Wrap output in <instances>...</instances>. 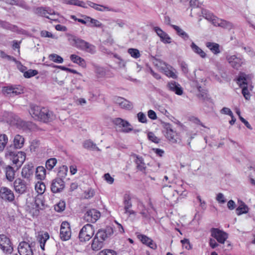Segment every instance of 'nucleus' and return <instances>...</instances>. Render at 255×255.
Instances as JSON below:
<instances>
[{"label": "nucleus", "mask_w": 255, "mask_h": 255, "mask_svg": "<svg viewBox=\"0 0 255 255\" xmlns=\"http://www.w3.org/2000/svg\"><path fill=\"white\" fill-rule=\"evenodd\" d=\"M84 50L91 54L95 53L96 51V47L88 42H87V44L85 46Z\"/></svg>", "instance_id": "nucleus-53"}, {"label": "nucleus", "mask_w": 255, "mask_h": 255, "mask_svg": "<svg viewBox=\"0 0 255 255\" xmlns=\"http://www.w3.org/2000/svg\"><path fill=\"white\" fill-rule=\"evenodd\" d=\"M70 58L73 63L77 64L82 67H85L86 66L85 60L76 54L71 55Z\"/></svg>", "instance_id": "nucleus-31"}, {"label": "nucleus", "mask_w": 255, "mask_h": 255, "mask_svg": "<svg viewBox=\"0 0 255 255\" xmlns=\"http://www.w3.org/2000/svg\"><path fill=\"white\" fill-rule=\"evenodd\" d=\"M83 146L87 149H95L97 148L96 145L91 140H86L83 143Z\"/></svg>", "instance_id": "nucleus-55"}, {"label": "nucleus", "mask_w": 255, "mask_h": 255, "mask_svg": "<svg viewBox=\"0 0 255 255\" xmlns=\"http://www.w3.org/2000/svg\"><path fill=\"white\" fill-rule=\"evenodd\" d=\"M94 190L90 189L85 192L84 197L86 199H89L92 197L94 196Z\"/></svg>", "instance_id": "nucleus-64"}, {"label": "nucleus", "mask_w": 255, "mask_h": 255, "mask_svg": "<svg viewBox=\"0 0 255 255\" xmlns=\"http://www.w3.org/2000/svg\"><path fill=\"white\" fill-rule=\"evenodd\" d=\"M100 212L96 209H90L86 212L84 216V219L88 222L95 223L100 218Z\"/></svg>", "instance_id": "nucleus-17"}, {"label": "nucleus", "mask_w": 255, "mask_h": 255, "mask_svg": "<svg viewBox=\"0 0 255 255\" xmlns=\"http://www.w3.org/2000/svg\"><path fill=\"white\" fill-rule=\"evenodd\" d=\"M95 72L100 77H103L105 74V70L103 67H97L95 69Z\"/></svg>", "instance_id": "nucleus-62"}, {"label": "nucleus", "mask_w": 255, "mask_h": 255, "mask_svg": "<svg viewBox=\"0 0 255 255\" xmlns=\"http://www.w3.org/2000/svg\"><path fill=\"white\" fill-rule=\"evenodd\" d=\"M124 205L125 211L131 208L132 204L130 201V198L128 195L124 196Z\"/></svg>", "instance_id": "nucleus-47"}, {"label": "nucleus", "mask_w": 255, "mask_h": 255, "mask_svg": "<svg viewBox=\"0 0 255 255\" xmlns=\"http://www.w3.org/2000/svg\"><path fill=\"white\" fill-rule=\"evenodd\" d=\"M129 54L133 58L137 59L140 56V54L138 49L135 48H129L128 50Z\"/></svg>", "instance_id": "nucleus-51"}, {"label": "nucleus", "mask_w": 255, "mask_h": 255, "mask_svg": "<svg viewBox=\"0 0 255 255\" xmlns=\"http://www.w3.org/2000/svg\"><path fill=\"white\" fill-rule=\"evenodd\" d=\"M133 156L135 157L134 162L136 164L137 168L141 171H144L146 168V166L143 158L136 154Z\"/></svg>", "instance_id": "nucleus-30"}, {"label": "nucleus", "mask_w": 255, "mask_h": 255, "mask_svg": "<svg viewBox=\"0 0 255 255\" xmlns=\"http://www.w3.org/2000/svg\"><path fill=\"white\" fill-rule=\"evenodd\" d=\"M30 212L34 215H37L39 210L42 209L44 206V203L41 196H37L31 202L27 203Z\"/></svg>", "instance_id": "nucleus-7"}, {"label": "nucleus", "mask_w": 255, "mask_h": 255, "mask_svg": "<svg viewBox=\"0 0 255 255\" xmlns=\"http://www.w3.org/2000/svg\"><path fill=\"white\" fill-rule=\"evenodd\" d=\"M8 142V137L5 134H0V152L3 150Z\"/></svg>", "instance_id": "nucleus-44"}, {"label": "nucleus", "mask_w": 255, "mask_h": 255, "mask_svg": "<svg viewBox=\"0 0 255 255\" xmlns=\"http://www.w3.org/2000/svg\"><path fill=\"white\" fill-rule=\"evenodd\" d=\"M2 92L4 95L13 97L22 94L23 88L20 85L7 86L3 87Z\"/></svg>", "instance_id": "nucleus-9"}, {"label": "nucleus", "mask_w": 255, "mask_h": 255, "mask_svg": "<svg viewBox=\"0 0 255 255\" xmlns=\"http://www.w3.org/2000/svg\"><path fill=\"white\" fill-rule=\"evenodd\" d=\"M148 138L149 140L156 143H159L160 141V139L156 137L152 132H148Z\"/></svg>", "instance_id": "nucleus-56"}, {"label": "nucleus", "mask_w": 255, "mask_h": 255, "mask_svg": "<svg viewBox=\"0 0 255 255\" xmlns=\"http://www.w3.org/2000/svg\"><path fill=\"white\" fill-rule=\"evenodd\" d=\"M71 236L70 224L67 222H63L61 225L60 237L63 241H68Z\"/></svg>", "instance_id": "nucleus-14"}, {"label": "nucleus", "mask_w": 255, "mask_h": 255, "mask_svg": "<svg viewBox=\"0 0 255 255\" xmlns=\"http://www.w3.org/2000/svg\"><path fill=\"white\" fill-rule=\"evenodd\" d=\"M0 26L4 29L10 30L12 31H15L17 30V27L15 25H11L6 21H2L0 20Z\"/></svg>", "instance_id": "nucleus-41"}, {"label": "nucleus", "mask_w": 255, "mask_h": 255, "mask_svg": "<svg viewBox=\"0 0 255 255\" xmlns=\"http://www.w3.org/2000/svg\"><path fill=\"white\" fill-rule=\"evenodd\" d=\"M39 110H40V106L35 105L30 106L29 112L31 117L35 120H37V118L39 117L38 116Z\"/></svg>", "instance_id": "nucleus-39"}, {"label": "nucleus", "mask_w": 255, "mask_h": 255, "mask_svg": "<svg viewBox=\"0 0 255 255\" xmlns=\"http://www.w3.org/2000/svg\"><path fill=\"white\" fill-rule=\"evenodd\" d=\"M24 139L19 134H16L13 139V144L15 148L17 149L21 148L24 144Z\"/></svg>", "instance_id": "nucleus-34"}, {"label": "nucleus", "mask_w": 255, "mask_h": 255, "mask_svg": "<svg viewBox=\"0 0 255 255\" xmlns=\"http://www.w3.org/2000/svg\"><path fill=\"white\" fill-rule=\"evenodd\" d=\"M167 89L175 94L181 96L183 93V90L181 85L174 81H170L167 83Z\"/></svg>", "instance_id": "nucleus-18"}, {"label": "nucleus", "mask_w": 255, "mask_h": 255, "mask_svg": "<svg viewBox=\"0 0 255 255\" xmlns=\"http://www.w3.org/2000/svg\"><path fill=\"white\" fill-rule=\"evenodd\" d=\"M250 80V76L244 73H240L237 79V83L242 88V93L247 100H250L251 98V95L247 87Z\"/></svg>", "instance_id": "nucleus-3"}, {"label": "nucleus", "mask_w": 255, "mask_h": 255, "mask_svg": "<svg viewBox=\"0 0 255 255\" xmlns=\"http://www.w3.org/2000/svg\"><path fill=\"white\" fill-rule=\"evenodd\" d=\"M34 171V166L32 164L25 165L22 169L21 176L27 181H30L33 176Z\"/></svg>", "instance_id": "nucleus-19"}, {"label": "nucleus", "mask_w": 255, "mask_h": 255, "mask_svg": "<svg viewBox=\"0 0 255 255\" xmlns=\"http://www.w3.org/2000/svg\"><path fill=\"white\" fill-rule=\"evenodd\" d=\"M138 120L139 122L142 123H146L147 122V119L145 115L142 113L139 112L137 115Z\"/></svg>", "instance_id": "nucleus-57"}, {"label": "nucleus", "mask_w": 255, "mask_h": 255, "mask_svg": "<svg viewBox=\"0 0 255 255\" xmlns=\"http://www.w3.org/2000/svg\"><path fill=\"white\" fill-rule=\"evenodd\" d=\"M5 171L6 179L9 181H12L15 176V171L13 168L8 165L5 167Z\"/></svg>", "instance_id": "nucleus-36"}, {"label": "nucleus", "mask_w": 255, "mask_h": 255, "mask_svg": "<svg viewBox=\"0 0 255 255\" xmlns=\"http://www.w3.org/2000/svg\"><path fill=\"white\" fill-rule=\"evenodd\" d=\"M190 47L193 52L200 56L202 58H205L207 57L206 53L194 42L191 43Z\"/></svg>", "instance_id": "nucleus-28"}, {"label": "nucleus", "mask_w": 255, "mask_h": 255, "mask_svg": "<svg viewBox=\"0 0 255 255\" xmlns=\"http://www.w3.org/2000/svg\"><path fill=\"white\" fill-rule=\"evenodd\" d=\"M38 74V72L36 70L29 69L24 73V76L25 78H29L34 76Z\"/></svg>", "instance_id": "nucleus-54"}, {"label": "nucleus", "mask_w": 255, "mask_h": 255, "mask_svg": "<svg viewBox=\"0 0 255 255\" xmlns=\"http://www.w3.org/2000/svg\"><path fill=\"white\" fill-rule=\"evenodd\" d=\"M249 208L245 205L243 202H241V204L236 209L237 214L238 215H241L243 214H246L248 212Z\"/></svg>", "instance_id": "nucleus-42"}, {"label": "nucleus", "mask_w": 255, "mask_h": 255, "mask_svg": "<svg viewBox=\"0 0 255 255\" xmlns=\"http://www.w3.org/2000/svg\"><path fill=\"white\" fill-rule=\"evenodd\" d=\"M88 4L91 6V7L94 8V9L98 10V11H103L104 9H108V7H106L105 6L100 5L99 4H97L96 3H95L93 2H91L90 1H88L87 2Z\"/></svg>", "instance_id": "nucleus-52"}, {"label": "nucleus", "mask_w": 255, "mask_h": 255, "mask_svg": "<svg viewBox=\"0 0 255 255\" xmlns=\"http://www.w3.org/2000/svg\"><path fill=\"white\" fill-rule=\"evenodd\" d=\"M35 189L39 194L38 196H41L45 190V185L42 182H38L35 185Z\"/></svg>", "instance_id": "nucleus-43"}, {"label": "nucleus", "mask_w": 255, "mask_h": 255, "mask_svg": "<svg viewBox=\"0 0 255 255\" xmlns=\"http://www.w3.org/2000/svg\"><path fill=\"white\" fill-rule=\"evenodd\" d=\"M202 14L205 18L211 21L215 26H220L228 29H231L233 27L231 22L218 18L206 9H203Z\"/></svg>", "instance_id": "nucleus-2"}, {"label": "nucleus", "mask_w": 255, "mask_h": 255, "mask_svg": "<svg viewBox=\"0 0 255 255\" xmlns=\"http://www.w3.org/2000/svg\"><path fill=\"white\" fill-rule=\"evenodd\" d=\"M13 187L16 193L22 194L25 192L27 189L26 182L22 179L18 178L13 182Z\"/></svg>", "instance_id": "nucleus-20"}, {"label": "nucleus", "mask_w": 255, "mask_h": 255, "mask_svg": "<svg viewBox=\"0 0 255 255\" xmlns=\"http://www.w3.org/2000/svg\"><path fill=\"white\" fill-rule=\"evenodd\" d=\"M46 176V170L43 166H38L35 171V177L37 179L44 180Z\"/></svg>", "instance_id": "nucleus-35"}, {"label": "nucleus", "mask_w": 255, "mask_h": 255, "mask_svg": "<svg viewBox=\"0 0 255 255\" xmlns=\"http://www.w3.org/2000/svg\"><path fill=\"white\" fill-rule=\"evenodd\" d=\"M0 249L5 254H10L13 248L10 239L5 235H0Z\"/></svg>", "instance_id": "nucleus-13"}, {"label": "nucleus", "mask_w": 255, "mask_h": 255, "mask_svg": "<svg viewBox=\"0 0 255 255\" xmlns=\"http://www.w3.org/2000/svg\"><path fill=\"white\" fill-rule=\"evenodd\" d=\"M5 156L17 166H20L25 160V154L22 151L16 152L8 150L5 152Z\"/></svg>", "instance_id": "nucleus-5"}, {"label": "nucleus", "mask_w": 255, "mask_h": 255, "mask_svg": "<svg viewBox=\"0 0 255 255\" xmlns=\"http://www.w3.org/2000/svg\"><path fill=\"white\" fill-rule=\"evenodd\" d=\"M49 236L48 233L45 232L39 234L38 236V241L40 244V247L42 250H44V247L46 242L49 239Z\"/></svg>", "instance_id": "nucleus-32"}, {"label": "nucleus", "mask_w": 255, "mask_h": 255, "mask_svg": "<svg viewBox=\"0 0 255 255\" xmlns=\"http://www.w3.org/2000/svg\"><path fill=\"white\" fill-rule=\"evenodd\" d=\"M173 28L176 31L177 34L184 40L189 38V35L185 32L181 28L175 25H171Z\"/></svg>", "instance_id": "nucleus-37"}, {"label": "nucleus", "mask_w": 255, "mask_h": 255, "mask_svg": "<svg viewBox=\"0 0 255 255\" xmlns=\"http://www.w3.org/2000/svg\"><path fill=\"white\" fill-rule=\"evenodd\" d=\"M10 115L13 120H10L8 122H10L11 124L15 125L18 128L23 129H25L27 127V123L23 121L17 116L13 115L12 114Z\"/></svg>", "instance_id": "nucleus-26"}, {"label": "nucleus", "mask_w": 255, "mask_h": 255, "mask_svg": "<svg viewBox=\"0 0 255 255\" xmlns=\"http://www.w3.org/2000/svg\"><path fill=\"white\" fill-rule=\"evenodd\" d=\"M104 179L109 184H112L114 183V179L112 177L109 173H106L104 175Z\"/></svg>", "instance_id": "nucleus-61"}, {"label": "nucleus", "mask_w": 255, "mask_h": 255, "mask_svg": "<svg viewBox=\"0 0 255 255\" xmlns=\"http://www.w3.org/2000/svg\"><path fill=\"white\" fill-rule=\"evenodd\" d=\"M0 199L5 202L12 203L15 200L13 191L5 186L0 187Z\"/></svg>", "instance_id": "nucleus-11"}, {"label": "nucleus", "mask_w": 255, "mask_h": 255, "mask_svg": "<svg viewBox=\"0 0 255 255\" xmlns=\"http://www.w3.org/2000/svg\"><path fill=\"white\" fill-rule=\"evenodd\" d=\"M87 25L89 27H95L97 28H103L104 25L98 20L88 16Z\"/></svg>", "instance_id": "nucleus-33"}, {"label": "nucleus", "mask_w": 255, "mask_h": 255, "mask_svg": "<svg viewBox=\"0 0 255 255\" xmlns=\"http://www.w3.org/2000/svg\"><path fill=\"white\" fill-rule=\"evenodd\" d=\"M114 102L122 108L126 109H130L131 108V105L130 102L122 97H115L114 98Z\"/></svg>", "instance_id": "nucleus-27"}, {"label": "nucleus", "mask_w": 255, "mask_h": 255, "mask_svg": "<svg viewBox=\"0 0 255 255\" xmlns=\"http://www.w3.org/2000/svg\"><path fill=\"white\" fill-rule=\"evenodd\" d=\"M38 115L39 117L37 118L36 120L44 123L49 122L55 118L53 113L44 107H40V110H39Z\"/></svg>", "instance_id": "nucleus-10"}, {"label": "nucleus", "mask_w": 255, "mask_h": 255, "mask_svg": "<svg viewBox=\"0 0 255 255\" xmlns=\"http://www.w3.org/2000/svg\"><path fill=\"white\" fill-rule=\"evenodd\" d=\"M113 123L115 125L121 128V131L124 133H129L133 131L134 133L139 131L138 129H133V128L130 124L123 119L118 118L114 120Z\"/></svg>", "instance_id": "nucleus-6"}, {"label": "nucleus", "mask_w": 255, "mask_h": 255, "mask_svg": "<svg viewBox=\"0 0 255 255\" xmlns=\"http://www.w3.org/2000/svg\"><path fill=\"white\" fill-rule=\"evenodd\" d=\"M65 202L64 201H60L54 205V209L57 212H61L65 210Z\"/></svg>", "instance_id": "nucleus-49"}, {"label": "nucleus", "mask_w": 255, "mask_h": 255, "mask_svg": "<svg viewBox=\"0 0 255 255\" xmlns=\"http://www.w3.org/2000/svg\"><path fill=\"white\" fill-rule=\"evenodd\" d=\"M181 243L183 248L189 250L191 249V246L190 245L189 240L187 239H184L181 241Z\"/></svg>", "instance_id": "nucleus-58"}, {"label": "nucleus", "mask_w": 255, "mask_h": 255, "mask_svg": "<svg viewBox=\"0 0 255 255\" xmlns=\"http://www.w3.org/2000/svg\"><path fill=\"white\" fill-rule=\"evenodd\" d=\"M226 60L229 65L236 70H239L242 66L246 64V62L242 56L236 54H226Z\"/></svg>", "instance_id": "nucleus-4"}, {"label": "nucleus", "mask_w": 255, "mask_h": 255, "mask_svg": "<svg viewBox=\"0 0 255 255\" xmlns=\"http://www.w3.org/2000/svg\"><path fill=\"white\" fill-rule=\"evenodd\" d=\"M57 160L55 158H50L46 162V167L48 170H51L56 165Z\"/></svg>", "instance_id": "nucleus-48"}, {"label": "nucleus", "mask_w": 255, "mask_h": 255, "mask_svg": "<svg viewBox=\"0 0 255 255\" xmlns=\"http://www.w3.org/2000/svg\"><path fill=\"white\" fill-rule=\"evenodd\" d=\"M211 236L221 244H224L225 241L228 238V234L218 229L212 228L211 230Z\"/></svg>", "instance_id": "nucleus-16"}, {"label": "nucleus", "mask_w": 255, "mask_h": 255, "mask_svg": "<svg viewBox=\"0 0 255 255\" xmlns=\"http://www.w3.org/2000/svg\"><path fill=\"white\" fill-rule=\"evenodd\" d=\"M75 46L82 50H84L85 46L87 44V42L80 38L74 39Z\"/></svg>", "instance_id": "nucleus-45"}, {"label": "nucleus", "mask_w": 255, "mask_h": 255, "mask_svg": "<svg viewBox=\"0 0 255 255\" xmlns=\"http://www.w3.org/2000/svg\"><path fill=\"white\" fill-rule=\"evenodd\" d=\"M166 137L172 143H179L181 139L179 133L174 130L171 125L167 124L165 125Z\"/></svg>", "instance_id": "nucleus-12"}, {"label": "nucleus", "mask_w": 255, "mask_h": 255, "mask_svg": "<svg viewBox=\"0 0 255 255\" xmlns=\"http://www.w3.org/2000/svg\"><path fill=\"white\" fill-rule=\"evenodd\" d=\"M162 64L163 66L161 67L160 70L167 77L173 79H176L178 78L177 72L175 68L165 63Z\"/></svg>", "instance_id": "nucleus-15"}, {"label": "nucleus", "mask_w": 255, "mask_h": 255, "mask_svg": "<svg viewBox=\"0 0 255 255\" xmlns=\"http://www.w3.org/2000/svg\"><path fill=\"white\" fill-rule=\"evenodd\" d=\"M137 237L143 244L146 245L151 249L155 250L157 248L156 244L147 236L144 235H139Z\"/></svg>", "instance_id": "nucleus-25"}, {"label": "nucleus", "mask_w": 255, "mask_h": 255, "mask_svg": "<svg viewBox=\"0 0 255 255\" xmlns=\"http://www.w3.org/2000/svg\"><path fill=\"white\" fill-rule=\"evenodd\" d=\"M94 229L91 224H87L81 229L79 238L81 242L88 241L94 234Z\"/></svg>", "instance_id": "nucleus-8"}, {"label": "nucleus", "mask_w": 255, "mask_h": 255, "mask_svg": "<svg viewBox=\"0 0 255 255\" xmlns=\"http://www.w3.org/2000/svg\"><path fill=\"white\" fill-rule=\"evenodd\" d=\"M41 36L43 37H50L52 38H57L54 35H53L51 33L46 31L43 30L41 32Z\"/></svg>", "instance_id": "nucleus-63"}, {"label": "nucleus", "mask_w": 255, "mask_h": 255, "mask_svg": "<svg viewBox=\"0 0 255 255\" xmlns=\"http://www.w3.org/2000/svg\"><path fill=\"white\" fill-rule=\"evenodd\" d=\"M63 2L67 4H71L86 8L85 3L79 0H62Z\"/></svg>", "instance_id": "nucleus-38"}, {"label": "nucleus", "mask_w": 255, "mask_h": 255, "mask_svg": "<svg viewBox=\"0 0 255 255\" xmlns=\"http://www.w3.org/2000/svg\"><path fill=\"white\" fill-rule=\"evenodd\" d=\"M216 199L218 202V203L221 204H224L226 202V199L225 198L224 195L223 193H219L217 195Z\"/></svg>", "instance_id": "nucleus-60"}, {"label": "nucleus", "mask_w": 255, "mask_h": 255, "mask_svg": "<svg viewBox=\"0 0 255 255\" xmlns=\"http://www.w3.org/2000/svg\"><path fill=\"white\" fill-rule=\"evenodd\" d=\"M68 167L65 165H63L59 168V170L58 172V178H65L67 174Z\"/></svg>", "instance_id": "nucleus-46"}, {"label": "nucleus", "mask_w": 255, "mask_h": 255, "mask_svg": "<svg viewBox=\"0 0 255 255\" xmlns=\"http://www.w3.org/2000/svg\"><path fill=\"white\" fill-rule=\"evenodd\" d=\"M65 188L64 181L59 178H57L52 181L51 185V191L54 193L61 192Z\"/></svg>", "instance_id": "nucleus-21"}, {"label": "nucleus", "mask_w": 255, "mask_h": 255, "mask_svg": "<svg viewBox=\"0 0 255 255\" xmlns=\"http://www.w3.org/2000/svg\"><path fill=\"white\" fill-rule=\"evenodd\" d=\"M49 59L57 63H62L63 62V59L60 56L56 54H51L49 56Z\"/></svg>", "instance_id": "nucleus-50"}, {"label": "nucleus", "mask_w": 255, "mask_h": 255, "mask_svg": "<svg viewBox=\"0 0 255 255\" xmlns=\"http://www.w3.org/2000/svg\"><path fill=\"white\" fill-rule=\"evenodd\" d=\"M35 12L40 16L46 18H49L48 15L50 16H55L56 15V12L50 7H38L35 9Z\"/></svg>", "instance_id": "nucleus-24"}, {"label": "nucleus", "mask_w": 255, "mask_h": 255, "mask_svg": "<svg viewBox=\"0 0 255 255\" xmlns=\"http://www.w3.org/2000/svg\"><path fill=\"white\" fill-rule=\"evenodd\" d=\"M98 255H116V253L113 250L106 249L101 251Z\"/></svg>", "instance_id": "nucleus-59"}, {"label": "nucleus", "mask_w": 255, "mask_h": 255, "mask_svg": "<svg viewBox=\"0 0 255 255\" xmlns=\"http://www.w3.org/2000/svg\"><path fill=\"white\" fill-rule=\"evenodd\" d=\"M114 233L111 227H107L105 230H99L94 236L91 244V249L94 251H98L104 247L105 241Z\"/></svg>", "instance_id": "nucleus-1"}, {"label": "nucleus", "mask_w": 255, "mask_h": 255, "mask_svg": "<svg viewBox=\"0 0 255 255\" xmlns=\"http://www.w3.org/2000/svg\"><path fill=\"white\" fill-rule=\"evenodd\" d=\"M154 31L160 38V41L164 44H169L171 42V38L165 31L162 30L160 27L155 26L153 27Z\"/></svg>", "instance_id": "nucleus-22"}, {"label": "nucleus", "mask_w": 255, "mask_h": 255, "mask_svg": "<svg viewBox=\"0 0 255 255\" xmlns=\"http://www.w3.org/2000/svg\"><path fill=\"white\" fill-rule=\"evenodd\" d=\"M18 251L20 255H33L31 246L25 242L19 243Z\"/></svg>", "instance_id": "nucleus-23"}, {"label": "nucleus", "mask_w": 255, "mask_h": 255, "mask_svg": "<svg viewBox=\"0 0 255 255\" xmlns=\"http://www.w3.org/2000/svg\"><path fill=\"white\" fill-rule=\"evenodd\" d=\"M206 46L215 55H217L221 52L220 50V45L218 43L207 42L206 43Z\"/></svg>", "instance_id": "nucleus-29"}, {"label": "nucleus", "mask_w": 255, "mask_h": 255, "mask_svg": "<svg viewBox=\"0 0 255 255\" xmlns=\"http://www.w3.org/2000/svg\"><path fill=\"white\" fill-rule=\"evenodd\" d=\"M164 192L165 193V196L168 200H171L174 196L178 194L176 190L170 188V186L168 188H165Z\"/></svg>", "instance_id": "nucleus-40"}]
</instances>
